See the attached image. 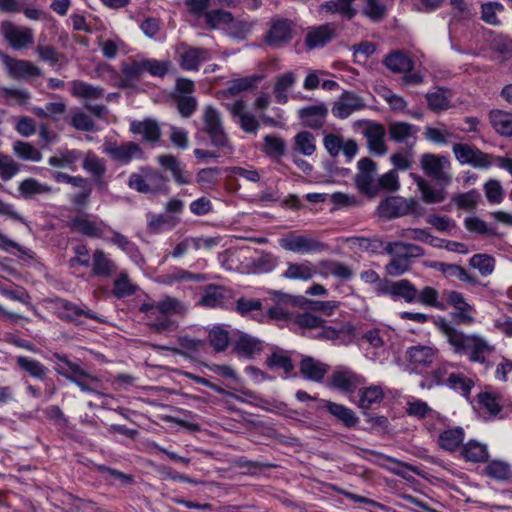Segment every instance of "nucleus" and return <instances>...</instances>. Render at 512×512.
I'll return each mask as SVG.
<instances>
[{"instance_id":"f257e3e1","label":"nucleus","mask_w":512,"mask_h":512,"mask_svg":"<svg viewBox=\"0 0 512 512\" xmlns=\"http://www.w3.org/2000/svg\"><path fill=\"white\" fill-rule=\"evenodd\" d=\"M441 331L446 335L448 343L453 347L454 353L458 355H469V361L484 364L485 354L491 348L486 340L478 335H466L457 330L447 322L440 325Z\"/></svg>"},{"instance_id":"f03ea898","label":"nucleus","mask_w":512,"mask_h":512,"mask_svg":"<svg viewBox=\"0 0 512 512\" xmlns=\"http://www.w3.org/2000/svg\"><path fill=\"white\" fill-rule=\"evenodd\" d=\"M377 214L380 218L387 220L407 215L421 217L425 214V209L420 206L415 198L406 199L401 196H388L380 201Z\"/></svg>"},{"instance_id":"7ed1b4c3","label":"nucleus","mask_w":512,"mask_h":512,"mask_svg":"<svg viewBox=\"0 0 512 512\" xmlns=\"http://www.w3.org/2000/svg\"><path fill=\"white\" fill-rule=\"evenodd\" d=\"M365 416H379L377 411L389 405V398L380 385L370 384L359 387L354 394H351V400Z\"/></svg>"},{"instance_id":"20e7f679","label":"nucleus","mask_w":512,"mask_h":512,"mask_svg":"<svg viewBox=\"0 0 512 512\" xmlns=\"http://www.w3.org/2000/svg\"><path fill=\"white\" fill-rule=\"evenodd\" d=\"M143 175L132 173L129 177L128 186L143 194H168L170 187L169 179L161 172L150 168H143Z\"/></svg>"},{"instance_id":"39448f33","label":"nucleus","mask_w":512,"mask_h":512,"mask_svg":"<svg viewBox=\"0 0 512 512\" xmlns=\"http://www.w3.org/2000/svg\"><path fill=\"white\" fill-rule=\"evenodd\" d=\"M54 359L57 362L63 363L66 367L58 364L55 368L56 372L75 383L83 391L95 392L93 384L98 383L97 377L86 372L80 365L69 360L67 355L61 353H54Z\"/></svg>"},{"instance_id":"423d86ee","label":"nucleus","mask_w":512,"mask_h":512,"mask_svg":"<svg viewBox=\"0 0 512 512\" xmlns=\"http://www.w3.org/2000/svg\"><path fill=\"white\" fill-rule=\"evenodd\" d=\"M203 125L202 131L208 136L212 146L219 149L231 148L230 139L225 132L221 115L215 107L211 105L205 107Z\"/></svg>"},{"instance_id":"0eeeda50","label":"nucleus","mask_w":512,"mask_h":512,"mask_svg":"<svg viewBox=\"0 0 512 512\" xmlns=\"http://www.w3.org/2000/svg\"><path fill=\"white\" fill-rule=\"evenodd\" d=\"M279 245L286 251L297 254L321 253L328 248L324 242L303 234L290 231L279 239Z\"/></svg>"},{"instance_id":"6e6552de","label":"nucleus","mask_w":512,"mask_h":512,"mask_svg":"<svg viewBox=\"0 0 512 512\" xmlns=\"http://www.w3.org/2000/svg\"><path fill=\"white\" fill-rule=\"evenodd\" d=\"M73 233H79L92 239L104 238V232L109 225L89 213L75 215L69 219L66 225Z\"/></svg>"},{"instance_id":"1a4fd4ad","label":"nucleus","mask_w":512,"mask_h":512,"mask_svg":"<svg viewBox=\"0 0 512 512\" xmlns=\"http://www.w3.org/2000/svg\"><path fill=\"white\" fill-rule=\"evenodd\" d=\"M294 23L287 18L273 19L264 36L265 44L272 49H279L293 39Z\"/></svg>"},{"instance_id":"9d476101","label":"nucleus","mask_w":512,"mask_h":512,"mask_svg":"<svg viewBox=\"0 0 512 512\" xmlns=\"http://www.w3.org/2000/svg\"><path fill=\"white\" fill-rule=\"evenodd\" d=\"M103 152L113 161L127 165L134 159H142L144 152L139 144L135 142H124L120 145L116 141H106L103 145Z\"/></svg>"},{"instance_id":"9b49d317","label":"nucleus","mask_w":512,"mask_h":512,"mask_svg":"<svg viewBox=\"0 0 512 512\" xmlns=\"http://www.w3.org/2000/svg\"><path fill=\"white\" fill-rule=\"evenodd\" d=\"M376 292L378 295H389L393 300L404 299L407 303L416 302L418 295V290L408 279L398 281L384 280L383 282H379Z\"/></svg>"},{"instance_id":"f8f14e48","label":"nucleus","mask_w":512,"mask_h":512,"mask_svg":"<svg viewBox=\"0 0 512 512\" xmlns=\"http://www.w3.org/2000/svg\"><path fill=\"white\" fill-rule=\"evenodd\" d=\"M0 59L12 79L28 81L42 76L41 69L29 60L16 59L3 52H0Z\"/></svg>"},{"instance_id":"ddd939ff","label":"nucleus","mask_w":512,"mask_h":512,"mask_svg":"<svg viewBox=\"0 0 512 512\" xmlns=\"http://www.w3.org/2000/svg\"><path fill=\"white\" fill-rule=\"evenodd\" d=\"M296 398L301 402L308 400V409L311 412L319 413V416H323V414H329L330 416H355L354 412L344 405L312 397L303 390L296 392Z\"/></svg>"},{"instance_id":"4468645a","label":"nucleus","mask_w":512,"mask_h":512,"mask_svg":"<svg viewBox=\"0 0 512 512\" xmlns=\"http://www.w3.org/2000/svg\"><path fill=\"white\" fill-rule=\"evenodd\" d=\"M358 173L355 177V183L358 190L368 196L377 194V187L374 184V175L376 172V163L368 157L361 158L358 163Z\"/></svg>"},{"instance_id":"2eb2a0df","label":"nucleus","mask_w":512,"mask_h":512,"mask_svg":"<svg viewBox=\"0 0 512 512\" xmlns=\"http://www.w3.org/2000/svg\"><path fill=\"white\" fill-rule=\"evenodd\" d=\"M0 32L3 38L15 50H21L34 42L32 30L26 27L18 28L11 21H3L0 24Z\"/></svg>"},{"instance_id":"dca6fc26","label":"nucleus","mask_w":512,"mask_h":512,"mask_svg":"<svg viewBox=\"0 0 512 512\" xmlns=\"http://www.w3.org/2000/svg\"><path fill=\"white\" fill-rule=\"evenodd\" d=\"M230 290L221 285L209 284L204 290L199 300V304L205 308L224 309L230 304Z\"/></svg>"},{"instance_id":"f3484780","label":"nucleus","mask_w":512,"mask_h":512,"mask_svg":"<svg viewBox=\"0 0 512 512\" xmlns=\"http://www.w3.org/2000/svg\"><path fill=\"white\" fill-rule=\"evenodd\" d=\"M157 160L165 171L171 173L176 184L189 185L192 183V173L186 169V164L179 161L174 155L162 154L158 156Z\"/></svg>"},{"instance_id":"a211bd4d","label":"nucleus","mask_w":512,"mask_h":512,"mask_svg":"<svg viewBox=\"0 0 512 512\" xmlns=\"http://www.w3.org/2000/svg\"><path fill=\"white\" fill-rule=\"evenodd\" d=\"M327 116L328 108L323 102L305 106L298 111V118L302 125L313 130L321 129L326 122Z\"/></svg>"},{"instance_id":"6ab92c4d","label":"nucleus","mask_w":512,"mask_h":512,"mask_svg":"<svg viewBox=\"0 0 512 512\" xmlns=\"http://www.w3.org/2000/svg\"><path fill=\"white\" fill-rule=\"evenodd\" d=\"M366 107L364 100L353 91H344L334 103L332 113L339 119H346L355 111Z\"/></svg>"},{"instance_id":"aec40b11","label":"nucleus","mask_w":512,"mask_h":512,"mask_svg":"<svg viewBox=\"0 0 512 512\" xmlns=\"http://www.w3.org/2000/svg\"><path fill=\"white\" fill-rule=\"evenodd\" d=\"M336 36V26L334 23H325L310 28L305 36V45L309 50L324 47L330 43Z\"/></svg>"},{"instance_id":"412c9836","label":"nucleus","mask_w":512,"mask_h":512,"mask_svg":"<svg viewBox=\"0 0 512 512\" xmlns=\"http://www.w3.org/2000/svg\"><path fill=\"white\" fill-rule=\"evenodd\" d=\"M428 268L441 272L447 278H457L458 280L468 283L472 286L480 285L476 276L469 274L465 268L458 264H449L439 261H429L426 263Z\"/></svg>"},{"instance_id":"4be33fe9","label":"nucleus","mask_w":512,"mask_h":512,"mask_svg":"<svg viewBox=\"0 0 512 512\" xmlns=\"http://www.w3.org/2000/svg\"><path fill=\"white\" fill-rule=\"evenodd\" d=\"M330 386L347 395L351 400V394H354L359 388L361 377L350 370L334 371L330 377Z\"/></svg>"},{"instance_id":"5701e85b","label":"nucleus","mask_w":512,"mask_h":512,"mask_svg":"<svg viewBox=\"0 0 512 512\" xmlns=\"http://www.w3.org/2000/svg\"><path fill=\"white\" fill-rule=\"evenodd\" d=\"M445 295L447 304L456 309V312L453 313V318L459 323H470L473 320L471 315L474 311L473 305L468 303L463 294L458 291H447Z\"/></svg>"},{"instance_id":"b1692460","label":"nucleus","mask_w":512,"mask_h":512,"mask_svg":"<svg viewBox=\"0 0 512 512\" xmlns=\"http://www.w3.org/2000/svg\"><path fill=\"white\" fill-rule=\"evenodd\" d=\"M321 331L316 335L319 339L331 340L336 345H346L353 341L356 336L355 327L350 324H344L339 329L322 324Z\"/></svg>"},{"instance_id":"393cba45","label":"nucleus","mask_w":512,"mask_h":512,"mask_svg":"<svg viewBox=\"0 0 512 512\" xmlns=\"http://www.w3.org/2000/svg\"><path fill=\"white\" fill-rule=\"evenodd\" d=\"M370 152L382 156L387 152L384 126L377 122H369L363 132Z\"/></svg>"},{"instance_id":"a878e982","label":"nucleus","mask_w":512,"mask_h":512,"mask_svg":"<svg viewBox=\"0 0 512 512\" xmlns=\"http://www.w3.org/2000/svg\"><path fill=\"white\" fill-rule=\"evenodd\" d=\"M475 402L480 410L497 416L504 409L507 400L497 391H481L477 394Z\"/></svg>"},{"instance_id":"bb28decb","label":"nucleus","mask_w":512,"mask_h":512,"mask_svg":"<svg viewBox=\"0 0 512 512\" xmlns=\"http://www.w3.org/2000/svg\"><path fill=\"white\" fill-rule=\"evenodd\" d=\"M15 362L17 368L29 377L41 382H46L48 380L50 371L39 360L28 356L19 355L15 357Z\"/></svg>"},{"instance_id":"cd10ccee","label":"nucleus","mask_w":512,"mask_h":512,"mask_svg":"<svg viewBox=\"0 0 512 512\" xmlns=\"http://www.w3.org/2000/svg\"><path fill=\"white\" fill-rule=\"evenodd\" d=\"M436 356V350L426 345H415L406 350V359L414 369L429 367Z\"/></svg>"},{"instance_id":"c85d7f7f","label":"nucleus","mask_w":512,"mask_h":512,"mask_svg":"<svg viewBox=\"0 0 512 512\" xmlns=\"http://www.w3.org/2000/svg\"><path fill=\"white\" fill-rule=\"evenodd\" d=\"M92 275L108 279L117 271L116 263L102 249H96L92 254Z\"/></svg>"},{"instance_id":"c756f323","label":"nucleus","mask_w":512,"mask_h":512,"mask_svg":"<svg viewBox=\"0 0 512 512\" xmlns=\"http://www.w3.org/2000/svg\"><path fill=\"white\" fill-rule=\"evenodd\" d=\"M263 349V341L246 333H242L233 345V352L246 359L254 358V356L263 351Z\"/></svg>"},{"instance_id":"7c9ffc66","label":"nucleus","mask_w":512,"mask_h":512,"mask_svg":"<svg viewBox=\"0 0 512 512\" xmlns=\"http://www.w3.org/2000/svg\"><path fill=\"white\" fill-rule=\"evenodd\" d=\"M443 156L426 153L421 157V168L429 177L436 179L439 182L448 183L450 177L443 171Z\"/></svg>"},{"instance_id":"2f4dec72","label":"nucleus","mask_w":512,"mask_h":512,"mask_svg":"<svg viewBox=\"0 0 512 512\" xmlns=\"http://www.w3.org/2000/svg\"><path fill=\"white\" fill-rule=\"evenodd\" d=\"M299 369L304 379L319 383L324 379L328 366L311 356H305L299 363Z\"/></svg>"},{"instance_id":"473e14b6","label":"nucleus","mask_w":512,"mask_h":512,"mask_svg":"<svg viewBox=\"0 0 512 512\" xmlns=\"http://www.w3.org/2000/svg\"><path fill=\"white\" fill-rule=\"evenodd\" d=\"M246 104L244 100H236L230 108L233 117L239 118L240 128L249 134H256L260 128L257 118L250 113L245 112Z\"/></svg>"},{"instance_id":"72a5a7b5","label":"nucleus","mask_w":512,"mask_h":512,"mask_svg":"<svg viewBox=\"0 0 512 512\" xmlns=\"http://www.w3.org/2000/svg\"><path fill=\"white\" fill-rule=\"evenodd\" d=\"M130 131L135 135L141 134L144 141L152 144L158 142L162 134L159 124L153 119L132 121L130 124Z\"/></svg>"},{"instance_id":"f704fd0d","label":"nucleus","mask_w":512,"mask_h":512,"mask_svg":"<svg viewBox=\"0 0 512 512\" xmlns=\"http://www.w3.org/2000/svg\"><path fill=\"white\" fill-rule=\"evenodd\" d=\"M106 231L112 234L110 238H103L105 241L116 245L121 249L132 261L137 262L141 257L140 249L138 245L131 241L128 237L122 233L112 229L110 226L106 228Z\"/></svg>"},{"instance_id":"c9c22d12","label":"nucleus","mask_w":512,"mask_h":512,"mask_svg":"<svg viewBox=\"0 0 512 512\" xmlns=\"http://www.w3.org/2000/svg\"><path fill=\"white\" fill-rule=\"evenodd\" d=\"M83 153L78 149L60 150L57 155L48 159V164L54 168L77 169V163L82 159Z\"/></svg>"},{"instance_id":"e433bc0d","label":"nucleus","mask_w":512,"mask_h":512,"mask_svg":"<svg viewBox=\"0 0 512 512\" xmlns=\"http://www.w3.org/2000/svg\"><path fill=\"white\" fill-rule=\"evenodd\" d=\"M387 69L393 73L410 72L414 67L411 57L402 50L394 51L388 54L383 61Z\"/></svg>"},{"instance_id":"4c0bfd02","label":"nucleus","mask_w":512,"mask_h":512,"mask_svg":"<svg viewBox=\"0 0 512 512\" xmlns=\"http://www.w3.org/2000/svg\"><path fill=\"white\" fill-rule=\"evenodd\" d=\"M262 79L263 76L259 74L235 78L229 81L226 91L231 96H236L245 91H252L257 88Z\"/></svg>"},{"instance_id":"58836bf2","label":"nucleus","mask_w":512,"mask_h":512,"mask_svg":"<svg viewBox=\"0 0 512 512\" xmlns=\"http://www.w3.org/2000/svg\"><path fill=\"white\" fill-rule=\"evenodd\" d=\"M207 49L190 47L181 55L180 66L186 71H198L201 62L206 60Z\"/></svg>"},{"instance_id":"ea45409f","label":"nucleus","mask_w":512,"mask_h":512,"mask_svg":"<svg viewBox=\"0 0 512 512\" xmlns=\"http://www.w3.org/2000/svg\"><path fill=\"white\" fill-rule=\"evenodd\" d=\"M415 183L425 203L435 204L445 200L446 191L444 188L434 189L431 184L421 176L415 177Z\"/></svg>"},{"instance_id":"a19ab883","label":"nucleus","mask_w":512,"mask_h":512,"mask_svg":"<svg viewBox=\"0 0 512 512\" xmlns=\"http://www.w3.org/2000/svg\"><path fill=\"white\" fill-rule=\"evenodd\" d=\"M316 270L309 261L302 263H288L286 271L282 274V277L290 280H303L308 281L313 278Z\"/></svg>"},{"instance_id":"79ce46f5","label":"nucleus","mask_w":512,"mask_h":512,"mask_svg":"<svg viewBox=\"0 0 512 512\" xmlns=\"http://www.w3.org/2000/svg\"><path fill=\"white\" fill-rule=\"evenodd\" d=\"M356 0H329L322 4V9L331 14H339L344 19L350 21L357 15V10L353 7Z\"/></svg>"},{"instance_id":"37998d69","label":"nucleus","mask_w":512,"mask_h":512,"mask_svg":"<svg viewBox=\"0 0 512 512\" xmlns=\"http://www.w3.org/2000/svg\"><path fill=\"white\" fill-rule=\"evenodd\" d=\"M489 119L494 130L502 136H512V113L503 110H492Z\"/></svg>"},{"instance_id":"c03bdc74","label":"nucleus","mask_w":512,"mask_h":512,"mask_svg":"<svg viewBox=\"0 0 512 512\" xmlns=\"http://www.w3.org/2000/svg\"><path fill=\"white\" fill-rule=\"evenodd\" d=\"M418 132V126L402 121L393 122L388 128L389 138L396 143H403Z\"/></svg>"},{"instance_id":"a18cd8bd","label":"nucleus","mask_w":512,"mask_h":512,"mask_svg":"<svg viewBox=\"0 0 512 512\" xmlns=\"http://www.w3.org/2000/svg\"><path fill=\"white\" fill-rule=\"evenodd\" d=\"M208 342L215 352H223L231 342L230 333L224 325H214L208 332Z\"/></svg>"},{"instance_id":"49530a36","label":"nucleus","mask_w":512,"mask_h":512,"mask_svg":"<svg viewBox=\"0 0 512 512\" xmlns=\"http://www.w3.org/2000/svg\"><path fill=\"white\" fill-rule=\"evenodd\" d=\"M0 97L5 100L9 106H26L30 99L31 93L27 89H20L15 87H1Z\"/></svg>"},{"instance_id":"de8ad7c7","label":"nucleus","mask_w":512,"mask_h":512,"mask_svg":"<svg viewBox=\"0 0 512 512\" xmlns=\"http://www.w3.org/2000/svg\"><path fill=\"white\" fill-rule=\"evenodd\" d=\"M449 90L444 87H438L434 92H428L425 95L427 106L430 111L439 113L450 108V99L447 95Z\"/></svg>"},{"instance_id":"09e8293b","label":"nucleus","mask_w":512,"mask_h":512,"mask_svg":"<svg viewBox=\"0 0 512 512\" xmlns=\"http://www.w3.org/2000/svg\"><path fill=\"white\" fill-rule=\"evenodd\" d=\"M262 152L271 159H280L286 154V143L278 136L267 134L263 138Z\"/></svg>"},{"instance_id":"8fccbe9b","label":"nucleus","mask_w":512,"mask_h":512,"mask_svg":"<svg viewBox=\"0 0 512 512\" xmlns=\"http://www.w3.org/2000/svg\"><path fill=\"white\" fill-rule=\"evenodd\" d=\"M121 72L124 79L122 80L121 87L128 88L131 86V81L137 80L146 72L145 59L141 61L133 60L131 62H124L121 65Z\"/></svg>"},{"instance_id":"3c124183","label":"nucleus","mask_w":512,"mask_h":512,"mask_svg":"<svg viewBox=\"0 0 512 512\" xmlns=\"http://www.w3.org/2000/svg\"><path fill=\"white\" fill-rule=\"evenodd\" d=\"M266 365L270 370L282 369L287 375L291 374L295 368L288 352L279 349L273 351L266 359Z\"/></svg>"},{"instance_id":"603ef678","label":"nucleus","mask_w":512,"mask_h":512,"mask_svg":"<svg viewBox=\"0 0 512 512\" xmlns=\"http://www.w3.org/2000/svg\"><path fill=\"white\" fill-rule=\"evenodd\" d=\"M296 82L295 74L291 71L285 72L277 76L274 84L275 100L279 104H285L288 101L286 91L290 89Z\"/></svg>"},{"instance_id":"864d4df0","label":"nucleus","mask_w":512,"mask_h":512,"mask_svg":"<svg viewBox=\"0 0 512 512\" xmlns=\"http://www.w3.org/2000/svg\"><path fill=\"white\" fill-rule=\"evenodd\" d=\"M61 309L63 312L61 313V319L68 320L71 322H75L79 317H86L92 320H99L97 315L91 310H83L77 304L70 302L68 300L61 301Z\"/></svg>"},{"instance_id":"5fc2aeb1","label":"nucleus","mask_w":512,"mask_h":512,"mask_svg":"<svg viewBox=\"0 0 512 512\" xmlns=\"http://www.w3.org/2000/svg\"><path fill=\"white\" fill-rule=\"evenodd\" d=\"M137 286L133 284L127 272H121L113 282L112 295L117 299H123L134 295Z\"/></svg>"},{"instance_id":"6e6d98bb","label":"nucleus","mask_w":512,"mask_h":512,"mask_svg":"<svg viewBox=\"0 0 512 512\" xmlns=\"http://www.w3.org/2000/svg\"><path fill=\"white\" fill-rule=\"evenodd\" d=\"M391 255L392 259L385 267L387 274L397 277L403 275L410 269L411 261L402 253V251L394 248V253Z\"/></svg>"},{"instance_id":"4d7b16f0","label":"nucleus","mask_w":512,"mask_h":512,"mask_svg":"<svg viewBox=\"0 0 512 512\" xmlns=\"http://www.w3.org/2000/svg\"><path fill=\"white\" fill-rule=\"evenodd\" d=\"M446 386L462 396L467 397L474 387V381L463 373H450L447 376Z\"/></svg>"},{"instance_id":"13d9d810","label":"nucleus","mask_w":512,"mask_h":512,"mask_svg":"<svg viewBox=\"0 0 512 512\" xmlns=\"http://www.w3.org/2000/svg\"><path fill=\"white\" fill-rule=\"evenodd\" d=\"M18 191L24 199H31L35 195L51 191V187L41 183L35 178H26L19 183Z\"/></svg>"},{"instance_id":"bf43d9fd","label":"nucleus","mask_w":512,"mask_h":512,"mask_svg":"<svg viewBox=\"0 0 512 512\" xmlns=\"http://www.w3.org/2000/svg\"><path fill=\"white\" fill-rule=\"evenodd\" d=\"M72 94L84 99H98L103 96L104 89L82 80H74L72 83Z\"/></svg>"},{"instance_id":"052dcab7","label":"nucleus","mask_w":512,"mask_h":512,"mask_svg":"<svg viewBox=\"0 0 512 512\" xmlns=\"http://www.w3.org/2000/svg\"><path fill=\"white\" fill-rule=\"evenodd\" d=\"M394 248L399 249L402 251V253L410 260V258H419L424 256L425 250L423 247L412 244V243H406L402 241H395V242H388L385 248V251L388 254L394 253Z\"/></svg>"},{"instance_id":"680f3d73","label":"nucleus","mask_w":512,"mask_h":512,"mask_svg":"<svg viewBox=\"0 0 512 512\" xmlns=\"http://www.w3.org/2000/svg\"><path fill=\"white\" fill-rule=\"evenodd\" d=\"M463 438L464 432L460 427L445 430L439 438L440 446L448 451H453L463 442Z\"/></svg>"},{"instance_id":"e2e57ef3","label":"nucleus","mask_w":512,"mask_h":512,"mask_svg":"<svg viewBox=\"0 0 512 512\" xmlns=\"http://www.w3.org/2000/svg\"><path fill=\"white\" fill-rule=\"evenodd\" d=\"M469 264L471 267L478 269L482 276H489L495 269V258L488 254H475L470 260Z\"/></svg>"},{"instance_id":"0e129e2a","label":"nucleus","mask_w":512,"mask_h":512,"mask_svg":"<svg viewBox=\"0 0 512 512\" xmlns=\"http://www.w3.org/2000/svg\"><path fill=\"white\" fill-rule=\"evenodd\" d=\"M13 151L22 160L39 162L42 159V153L29 142L16 141Z\"/></svg>"},{"instance_id":"69168bd1","label":"nucleus","mask_w":512,"mask_h":512,"mask_svg":"<svg viewBox=\"0 0 512 512\" xmlns=\"http://www.w3.org/2000/svg\"><path fill=\"white\" fill-rule=\"evenodd\" d=\"M463 457L472 462H480L488 457L486 445L477 441H469L462 449Z\"/></svg>"},{"instance_id":"338daca9","label":"nucleus","mask_w":512,"mask_h":512,"mask_svg":"<svg viewBox=\"0 0 512 512\" xmlns=\"http://www.w3.org/2000/svg\"><path fill=\"white\" fill-rule=\"evenodd\" d=\"M504 6L498 1H490L481 5V20L488 25L497 26L500 20L497 17V12L504 11Z\"/></svg>"},{"instance_id":"774afa93","label":"nucleus","mask_w":512,"mask_h":512,"mask_svg":"<svg viewBox=\"0 0 512 512\" xmlns=\"http://www.w3.org/2000/svg\"><path fill=\"white\" fill-rule=\"evenodd\" d=\"M480 197V193L476 189H471L468 192L454 195L452 201L459 209L471 211L477 206Z\"/></svg>"}]
</instances>
